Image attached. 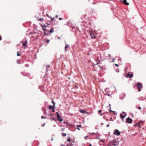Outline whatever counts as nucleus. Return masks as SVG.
Here are the masks:
<instances>
[{
    "label": "nucleus",
    "instance_id": "423d86ee",
    "mask_svg": "<svg viewBox=\"0 0 146 146\" xmlns=\"http://www.w3.org/2000/svg\"><path fill=\"white\" fill-rule=\"evenodd\" d=\"M90 35L91 37L92 38H93L95 37V36L94 34V32L92 31H90Z\"/></svg>",
    "mask_w": 146,
    "mask_h": 146
},
{
    "label": "nucleus",
    "instance_id": "a878e982",
    "mask_svg": "<svg viewBox=\"0 0 146 146\" xmlns=\"http://www.w3.org/2000/svg\"><path fill=\"white\" fill-rule=\"evenodd\" d=\"M50 67V65H48L47 66V68H49ZM48 71V70L47 69V68L46 69V71Z\"/></svg>",
    "mask_w": 146,
    "mask_h": 146
},
{
    "label": "nucleus",
    "instance_id": "dca6fc26",
    "mask_svg": "<svg viewBox=\"0 0 146 146\" xmlns=\"http://www.w3.org/2000/svg\"><path fill=\"white\" fill-rule=\"evenodd\" d=\"M37 20L40 21H42L43 20V19L42 18H39V19H37Z\"/></svg>",
    "mask_w": 146,
    "mask_h": 146
},
{
    "label": "nucleus",
    "instance_id": "bb28decb",
    "mask_svg": "<svg viewBox=\"0 0 146 146\" xmlns=\"http://www.w3.org/2000/svg\"><path fill=\"white\" fill-rule=\"evenodd\" d=\"M61 130L62 131H63L64 130V128H62L61 129Z\"/></svg>",
    "mask_w": 146,
    "mask_h": 146
},
{
    "label": "nucleus",
    "instance_id": "6e6552de",
    "mask_svg": "<svg viewBox=\"0 0 146 146\" xmlns=\"http://www.w3.org/2000/svg\"><path fill=\"white\" fill-rule=\"evenodd\" d=\"M27 41L26 40L25 41L22 42L23 43V45L25 47V48H26L27 46Z\"/></svg>",
    "mask_w": 146,
    "mask_h": 146
},
{
    "label": "nucleus",
    "instance_id": "8fccbe9b",
    "mask_svg": "<svg viewBox=\"0 0 146 146\" xmlns=\"http://www.w3.org/2000/svg\"><path fill=\"white\" fill-rule=\"evenodd\" d=\"M47 16H48V17H50L48 16V15H47Z\"/></svg>",
    "mask_w": 146,
    "mask_h": 146
},
{
    "label": "nucleus",
    "instance_id": "2f4dec72",
    "mask_svg": "<svg viewBox=\"0 0 146 146\" xmlns=\"http://www.w3.org/2000/svg\"><path fill=\"white\" fill-rule=\"evenodd\" d=\"M88 137V136H86L85 137V138L86 139V138Z\"/></svg>",
    "mask_w": 146,
    "mask_h": 146
},
{
    "label": "nucleus",
    "instance_id": "72a5a7b5",
    "mask_svg": "<svg viewBox=\"0 0 146 146\" xmlns=\"http://www.w3.org/2000/svg\"><path fill=\"white\" fill-rule=\"evenodd\" d=\"M44 26L46 28H47L48 27V26H46L45 25H44Z\"/></svg>",
    "mask_w": 146,
    "mask_h": 146
},
{
    "label": "nucleus",
    "instance_id": "6ab92c4d",
    "mask_svg": "<svg viewBox=\"0 0 146 146\" xmlns=\"http://www.w3.org/2000/svg\"><path fill=\"white\" fill-rule=\"evenodd\" d=\"M54 32V31L52 29H51L49 31V32L50 33H52Z\"/></svg>",
    "mask_w": 146,
    "mask_h": 146
},
{
    "label": "nucleus",
    "instance_id": "4be33fe9",
    "mask_svg": "<svg viewBox=\"0 0 146 146\" xmlns=\"http://www.w3.org/2000/svg\"><path fill=\"white\" fill-rule=\"evenodd\" d=\"M51 21H54V20L55 19V17H54L53 18H51Z\"/></svg>",
    "mask_w": 146,
    "mask_h": 146
},
{
    "label": "nucleus",
    "instance_id": "a19ab883",
    "mask_svg": "<svg viewBox=\"0 0 146 146\" xmlns=\"http://www.w3.org/2000/svg\"><path fill=\"white\" fill-rule=\"evenodd\" d=\"M52 111L53 112H54V110L53 109L52 110Z\"/></svg>",
    "mask_w": 146,
    "mask_h": 146
},
{
    "label": "nucleus",
    "instance_id": "ddd939ff",
    "mask_svg": "<svg viewBox=\"0 0 146 146\" xmlns=\"http://www.w3.org/2000/svg\"><path fill=\"white\" fill-rule=\"evenodd\" d=\"M69 45L67 44H66V46L65 47V51L66 52L67 51V48L69 47Z\"/></svg>",
    "mask_w": 146,
    "mask_h": 146
},
{
    "label": "nucleus",
    "instance_id": "79ce46f5",
    "mask_svg": "<svg viewBox=\"0 0 146 146\" xmlns=\"http://www.w3.org/2000/svg\"><path fill=\"white\" fill-rule=\"evenodd\" d=\"M90 134H94V133H90Z\"/></svg>",
    "mask_w": 146,
    "mask_h": 146
},
{
    "label": "nucleus",
    "instance_id": "20e7f679",
    "mask_svg": "<svg viewBox=\"0 0 146 146\" xmlns=\"http://www.w3.org/2000/svg\"><path fill=\"white\" fill-rule=\"evenodd\" d=\"M113 134H115L117 135H119L121 133L117 129H115V131L113 133Z\"/></svg>",
    "mask_w": 146,
    "mask_h": 146
},
{
    "label": "nucleus",
    "instance_id": "e433bc0d",
    "mask_svg": "<svg viewBox=\"0 0 146 146\" xmlns=\"http://www.w3.org/2000/svg\"><path fill=\"white\" fill-rule=\"evenodd\" d=\"M58 17V15H56V17H55V18H57Z\"/></svg>",
    "mask_w": 146,
    "mask_h": 146
},
{
    "label": "nucleus",
    "instance_id": "a211bd4d",
    "mask_svg": "<svg viewBox=\"0 0 146 146\" xmlns=\"http://www.w3.org/2000/svg\"><path fill=\"white\" fill-rule=\"evenodd\" d=\"M135 126L136 127L138 126L139 128H141V127L139 125H138L137 123L135 125Z\"/></svg>",
    "mask_w": 146,
    "mask_h": 146
},
{
    "label": "nucleus",
    "instance_id": "aec40b11",
    "mask_svg": "<svg viewBox=\"0 0 146 146\" xmlns=\"http://www.w3.org/2000/svg\"><path fill=\"white\" fill-rule=\"evenodd\" d=\"M143 121H140L138 123H137L138 125H139L141 123H143Z\"/></svg>",
    "mask_w": 146,
    "mask_h": 146
},
{
    "label": "nucleus",
    "instance_id": "1a4fd4ad",
    "mask_svg": "<svg viewBox=\"0 0 146 146\" xmlns=\"http://www.w3.org/2000/svg\"><path fill=\"white\" fill-rule=\"evenodd\" d=\"M79 111L80 113H87V112L86 111H85L83 110H79Z\"/></svg>",
    "mask_w": 146,
    "mask_h": 146
},
{
    "label": "nucleus",
    "instance_id": "0eeeda50",
    "mask_svg": "<svg viewBox=\"0 0 146 146\" xmlns=\"http://www.w3.org/2000/svg\"><path fill=\"white\" fill-rule=\"evenodd\" d=\"M127 122L128 123H131L132 121V119L129 117H128L126 119Z\"/></svg>",
    "mask_w": 146,
    "mask_h": 146
},
{
    "label": "nucleus",
    "instance_id": "f8f14e48",
    "mask_svg": "<svg viewBox=\"0 0 146 146\" xmlns=\"http://www.w3.org/2000/svg\"><path fill=\"white\" fill-rule=\"evenodd\" d=\"M126 115V114H125V115L124 116H123L121 114H120V117L122 118V120L123 121H123V119L125 117Z\"/></svg>",
    "mask_w": 146,
    "mask_h": 146
},
{
    "label": "nucleus",
    "instance_id": "5fc2aeb1",
    "mask_svg": "<svg viewBox=\"0 0 146 146\" xmlns=\"http://www.w3.org/2000/svg\"><path fill=\"white\" fill-rule=\"evenodd\" d=\"M66 146H68V145H66Z\"/></svg>",
    "mask_w": 146,
    "mask_h": 146
},
{
    "label": "nucleus",
    "instance_id": "c03bdc74",
    "mask_svg": "<svg viewBox=\"0 0 146 146\" xmlns=\"http://www.w3.org/2000/svg\"><path fill=\"white\" fill-rule=\"evenodd\" d=\"M61 146H65V145H62Z\"/></svg>",
    "mask_w": 146,
    "mask_h": 146
},
{
    "label": "nucleus",
    "instance_id": "49530a36",
    "mask_svg": "<svg viewBox=\"0 0 146 146\" xmlns=\"http://www.w3.org/2000/svg\"><path fill=\"white\" fill-rule=\"evenodd\" d=\"M103 115V114H102L101 115V116H102Z\"/></svg>",
    "mask_w": 146,
    "mask_h": 146
},
{
    "label": "nucleus",
    "instance_id": "603ef678",
    "mask_svg": "<svg viewBox=\"0 0 146 146\" xmlns=\"http://www.w3.org/2000/svg\"><path fill=\"white\" fill-rule=\"evenodd\" d=\"M112 119V117H111L110 118V119Z\"/></svg>",
    "mask_w": 146,
    "mask_h": 146
},
{
    "label": "nucleus",
    "instance_id": "2eb2a0df",
    "mask_svg": "<svg viewBox=\"0 0 146 146\" xmlns=\"http://www.w3.org/2000/svg\"><path fill=\"white\" fill-rule=\"evenodd\" d=\"M82 127V125H77V129L79 130H80V129L78 128V127Z\"/></svg>",
    "mask_w": 146,
    "mask_h": 146
},
{
    "label": "nucleus",
    "instance_id": "7ed1b4c3",
    "mask_svg": "<svg viewBox=\"0 0 146 146\" xmlns=\"http://www.w3.org/2000/svg\"><path fill=\"white\" fill-rule=\"evenodd\" d=\"M116 141L115 140H113L111 141L109 143V145H113L114 146H116V145L115 144V143L116 142Z\"/></svg>",
    "mask_w": 146,
    "mask_h": 146
},
{
    "label": "nucleus",
    "instance_id": "c756f323",
    "mask_svg": "<svg viewBox=\"0 0 146 146\" xmlns=\"http://www.w3.org/2000/svg\"><path fill=\"white\" fill-rule=\"evenodd\" d=\"M138 109H139V110H140L141 109V107H140L139 106L138 107Z\"/></svg>",
    "mask_w": 146,
    "mask_h": 146
},
{
    "label": "nucleus",
    "instance_id": "a18cd8bd",
    "mask_svg": "<svg viewBox=\"0 0 146 146\" xmlns=\"http://www.w3.org/2000/svg\"><path fill=\"white\" fill-rule=\"evenodd\" d=\"M117 72H119V71L118 70H117Z\"/></svg>",
    "mask_w": 146,
    "mask_h": 146
},
{
    "label": "nucleus",
    "instance_id": "ea45409f",
    "mask_svg": "<svg viewBox=\"0 0 146 146\" xmlns=\"http://www.w3.org/2000/svg\"><path fill=\"white\" fill-rule=\"evenodd\" d=\"M59 20H62V19L61 18H59Z\"/></svg>",
    "mask_w": 146,
    "mask_h": 146
},
{
    "label": "nucleus",
    "instance_id": "4468645a",
    "mask_svg": "<svg viewBox=\"0 0 146 146\" xmlns=\"http://www.w3.org/2000/svg\"><path fill=\"white\" fill-rule=\"evenodd\" d=\"M44 40L45 41V42L46 43H48L50 41V40L48 39H45Z\"/></svg>",
    "mask_w": 146,
    "mask_h": 146
},
{
    "label": "nucleus",
    "instance_id": "f257e3e1",
    "mask_svg": "<svg viewBox=\"0 0 146 146\" xmlns=\"http://www.w3.org/2000/svg\"><path fill=\"white\" fill-rule=\"evenodd\" d=\"M126 76L129 78H131L133 77V74L131 72H129Z\"/></svg>",
    "mask_w": 146,
    "mask_h": 146
},
{
    "label": "nucleus",
    "instance_id": "de8ad7c7",
    "mask_svg": "<svg viewBox=\"0 0 146 146\" xmlns=\"http://www.w3.org/2000/svg\"><path fill=\"white\" fill-rule=\"evenodd\" d=\"M89 146H92L91 144Z\"/></svg>",
    "mask_w": 146,
    "mask_h": 146
},
{
    "label": "nucleus",
    "instance_id": "37998d69",
    "mask_svg": "<svg viewBox=\"0 0 146 146\" xmlns=\"http://www.w3.org/2000/svg\"><path fill=\"white\" fill-rule=\"evenodd\" d=\"M125 68L126 70H127V68L126 67H125Z\"/></svg>",
    "mask_w": 146,
    "mask_h": 146
},
{
    "label": "nucleus",
    "instance_id": "09e8293b",
    "mask_svg": "<svg viewBox=\"0 0 146 146\" xmlns=\"http://www.w3.org/2000/svg\"><path fill=\"white\" fill-rule=\"evenodd\" d=\"M108 96H110V94H108Z\"/></svg>",
    "mask_w": 146,
    "mask_h": 146
},
{
    "label": "nucleus",
    "instance_id": "c85d7f7f",
    "mask_svg": "<svg viewBox=\"0 0 146 146\" xmlns=\"http://www.w3.org/2000/svg\"><path fill=\"white\" fill-rule=\"evenodd\" d=\"M17 55L18 56H20V54H19L18 53V52L17 53Z\"/></svg>",
    "mask_w": 146,
    "mask_h": 146
},
{
    "label": "nucleus",
    "instance_id": "5701e85b",
    "mask_svg": "<svg viewBox=\"0 0 146 146\" xmlns=\"http://www.w3.org/2000/svg\"><path fill=\"white\" fill-rule=\"evenodd\" d=\"M42 29H43V30L44 31H47V30H48V29H45L43 28H42Z\"/></svg>",
    "mask_w": 146,
    "mask_h": 146
},
{
    "label": "nucleus",
    "instance_id": "58836bf2",
    "mask_svg": "<svg viewBox=\"0 0 146 146\" xmlns=\"http://www.w3.org/2000/svg\"><path fill=\"white\" fill-rule=\"evenodd\" d=\"M109 124H107V127H109Z\"/></svg>",
    "mask_w": 146,
    "mask_h": 146
},
{
    "label": "nucleus",
    "instance_id": "f704fd0d",
    "mask_svg": "<svg viewBox=\"0 0 146 146\" xmlns=\"http://www.w3.org/2000/svg\"><path fill=\"white\" fill-rule=\"evenodd\" d=\"M2 39V37L1 35H0V40H1Z\"/></svg>",
    "mask_w": 146,
    "mask_h": 146
},
{
    "label": "nucleus",
    "instance_id": "9b49d317",
    "mask_svg": "<svg viewBox=\"0 0 146 146\" xmlns=\"http://www.w3.org/2000/svg\"><path fill=\"white\" fill-rule=\"evenodd\" d=\"M55 104H54V105L53 106H49V108H48L49 109H53L54 108H55Z\"/></svg>",
    "mask_w": 146,
    "mask_h": 146
},
{
    "label": "nucleus",
    "instance_id": "473e14b6",
    "mask_svg": "<svg viewBox=\"0 0 146 146\" xmlns=\"http://www.w3.org/2000/svg\"><path fill=\"white\" fill-rule=\"evenodd\" d=\"M67 141H70V139H67Z\"/></svg>",
    "mask_w": 146,
    "mask_h": 146
},
{
    "label": "nucleus",
    "instance_id": "3c124183",
    "mask_svg": "<svg viewBox=\"0 0 146 146\" xmlns=\"http://www.w3.org/2000/svg\"><path fill=\"white\" fill-rule=\"evenodd\" d=\"M75 87H77V86H75Z\"/></svg>",
    "mask_w": 146,
    "mask_h": 146
},
{
    "label": "nucleus",
    "instance_id": "4c0bfd02",
    "mask_svg": "<svg viewBox=\"0 0 146 146\" xmlns=\"http://www.w3.org/2000/svg\"><path fill=\"white\" fill-rule=\"evenodd\" d=\"M115 65L117 66H118V65L117 64H115Z\"/></svg>",
    "mask_w": 146,
    "mask_h": 146
},
{
    "label": "nucleus",
    "instance_id": "f03ea898",
    "mask_svg": "<svg viewBox=\"0 0 146 146\" xmlns=\"http://www.w3.org/2000/svg\"><path fill=\"white\" fill-rule=\"evenodd\" d=\"M137 88L138 90V91L140 92L141 91V89L142 87V84L141 83H138L137 84Z\"/></svg>",
    "mask_w": 146,
    "mask_h": 146
},
{
    "label": "nucleus",
    "instance_id": "393cba45",
    "mask_svg": "<svg viewBox=\"0 0 146 146\" xmlns=\"http://www.w3.org/2000/svg\"><path fill=\"white\" fill-rule=\"evenodd\" d=\"M44 34H45V35H46V36H47V35H48V34H47V33L46 32H44Z\"/></svg>",
    "mask_w": 146,
    "mask_h": 146
},
{
    "label": "nucleus",
    "instance_id": "412c9836",
    "mask_svg": "<svg viewBox=\"0 0 146 146\" xmlns=\"http://www.w3.org/2000/svg\"><path fill=\"white\" fill-rule=\"evenodd\" d=\"M110 112H113V114H114V115H115V111H112L111 110H110Z\"/></svg>",
    "mask_w": 146,
    "mask_h": 146
},
{
    "label": "nucleus",
    "instance_id": "cd10ccee",
    "mask_svg": "<svg viewBox=\"0 0 146 146\" xmlns=\"http://www.w3.org/2000/svg\"><path fill=\"white\" fill-rule=\"evenodd\" d=\"M41 117L42 119H43V118H46V117H44L43 116H42Z\"/></svg>",
    "mask_w": 146,
    "mask_h": 146
},
{
    "label": "nucleus",
    "instance_id": "39448f33",
    "mask_svg": "<svg viewBox=\"0 0 146 146\" xmlns=\"http://www.w3.org/2000/svg\"><path fill=\"white\" fill-rule=\"evenodd\" d=\"M56 113L57 114V119L58 120L60 121H62V118L60 117L58 112H56Z\"/></svg>",
    "mask_w": 146,
    "mask_h": 146
},
{
    "label": "nucleus",
    "instance_id": "864d4df0",
    "mask_svg": "<svg viewBox=\"0 0 146 146\" xmlns=\"http://www.w3.org/2000/svg\"><path fill=\"white\" fill-rule=\"evenodd\" d=\"M123 113H125V112H123Z\"/></svg>",
    "mask_w": 146,
    "mask_h": 146
},
{
    "label": "nucleus",
    "instance_id": "9d476101",
    "mask_svg": "<svg viewBox=\"0 0 146 146\" xmlns=\"http://www.w3.org/2000/svg\"><path fill=\"white\" fill-rule=\"evenodd\" d=\"M123 3L126 5H129V3L127 2L126 0H124L123 1Z\"/></svg>",
    "mask_w": 146,
    "mask_h": 146
},
{
    "label": "nucleus",
    "instance_id": "c9c22d12",
    "mask_svg": "<svg viewBox=\"0 0 146 146\" xmlns=\"http://www.w3.org/2000/svg\"><path fill=\"white\" fill-rule=\"evenodd\" d=\"M52 102L53 104H55V103L54 102L53 100Z\"/></svg>",
    "mask_w": 146,
    "mask_h": 146
},
{
    "label": "nucleus",
    "instance_id": "b1692460",
    "mask_svg": "<svg viewBox=\"0 0 146 146\" xmlns=\"http://www.w3.org/2000/svg\"><path fill=\"white\" fill-rule=\"evenodd\" d=\"M101 111H102L101 110H99L98 111V114H100V113H101Z\"/></svg>",
    "mask_w": 146,
    "mask_h": 146
},
{
    "label": "nucleus",
    "instance_id": "f3484780",
    "mask_svg": "<svg viewBox=\"0 0 146 146\" xmlns=\"http://www.w3.org/2000/svg\"><path fill=\"white\" fill-rule=\"evenodd\" d=\"M66 133H62V136L63 137V136H66Z\"/></svg>",
    "mask_w": 146,
    "mask_h": 146
},
{
    "label": "nucleus",
    "instance_id": "7c9ffc66",
    "mask_svg": "<svg viewBox=\"0 0 146 146\" xmlns=\"http://www.w3.org/2000/svg\"><path fill=\"white\" fill-rule=\"evenodd\" d=\"M45 125V123H44V124H42V127H44V125Z\"/></svg>",
    "mask_w": 146,
    "mask_h": 146
}]
</instances>
